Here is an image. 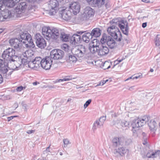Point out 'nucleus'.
I'll use <instances>...</instances> for the list:
<instances>
[{
	"instance_id": "obj_13",
	"label": "nucleus",
	"mask_w": 160,
	"mask_h": 160,
	"mask_svg": "<svg viewBox=\"0 0 160 160\" xmlns=\"http://www.w3.org/2000/svg\"><path fill=\"white\" fill-rule=\"evenodd\" d=\"M64 52L60 49H54L52 50L50 52V58L51 59H61L63 56Z\"/></svg>"
},
{
	"instance_id": "obj_14",
	"label": "nucleus",
	"mask_w": 160,
	"mask_h": 160,
	"mask_svg": "<svg viewBox=\"0 0 160 160\" xmlns=\"http://www.w3.org/2000/svg\"><path fill=\"white\" fill-rule=\"evenodd\" d=\"M36 43L38 47L42 49L46 46V42L42 37L38 33L36 34L35 36Z\"/></svg>"
},
{
	"instance_id": "obj_63",
	"label": "nucleus",
	"mask_w": 160,
	"mask_h": 160,
	"mask_svg": "<svg viewBox=\"0 0 160 160\" xmlns=\"http://www.w3.org/2000/svg\"><path fill=\"white\" fill-rule=\"evenodd\" d=\"M142 135L143 136V138H145V137H147L146 136V134L145 133V132H142Z\"/></svg>"
},
{
	"instance_id": "obj_57",
	"label": "nucleus",
	"mask_w": 160,
	"mask_h": 160,
	"mask_svg": "<svg viewBox=\"0 0 160 160\" xmlns=\"http://www.w3.org/2000/svg\"><path fill=\"white\" fill-rule=\"evenodd\" d=\"M123 60V59L119 60L118 59L116 61H115V63H116V64H118L119 63L121 62L122 60Z\"/></svg>"
},
{
	"instance_id": "obj_56",
	"label": "nucleus",
	"mask_w": 160,
	"mask_h": 160,
	"mask_svg": "<svg viewBox=\"0 0 160 160\" xmlns=\"http://www.w3.org/2000/svg\"><path fill=\"white\" fill-rule=\"evenodd\" d=\"M105 82L104 81V80L102 82H100L97 85V86H102L104 84Z\"/></svg>"
},
{
	"instance_id": "obj_44",
	"label": "nucleus",
	"mask_w": 160,
	"mask_h": 160,
	"mask_svg": "<svg viewBox=\"0 0 160 160\" xmlns=\"http://www.w3.org/2000/svg\"><path fill=\"white\" fill-rule=\"evenodd\" d=\"M106 119V118L105 117H101L98 120H97L98 122H99L100 124L102 126Z\"/></svg>"
},
{
	"instance_id": "obj_34",
	"label": "nucleus",
	"mask_w": 160,
	"mask_h": 160,
	"mask_svg": "<svg viewBox=\"0 0 160 160\" xmlns=\"http://www.w3.org/2000/svg\"><path fill=\"white\" fill-rule=\"evenodd\" d=\"M59 38L63 41L67 42L69 41V36L64 32H61Z\"/></svg>"
},
{
	"instance_id": "obj_9",
	"label": "nucleus",
	"mask_w": 160,
	"mask_h": 160,
	"mask_svg": "<svg viewBox=\"0 0 160 160\" xmlns=\"http://www.w3.org/2000/svg\"><path fill=\"white\" fill-rule=\"evenodd\" d=\"M101 42L102 43L106 42L109 48L111 49L113 48L116 45L115 41L111 37L108 36L105 34L103 35Z\"/></svg>"
},
{
	"instance_id": "obj_23",
	"label": "nucleus",
	"mask_w": 160,
	"mask_h": 160,
	"mask_svg": "<svg viewBox=\"0 0 160 160\" xmlns=\"http://www.w3.org/2000/svg\"><path fill=\"white\" fill-rule=\"evenodd\" d=\"M20 0H0V3L8 7L11 8L13 7Z\"/></svg>"
},
{
	"instance_id": "obj_33",
	"label": "nucleus",
	"mask_w": 160,
	"mask_h": 160,
	"mask_svg": "<svg viewBox=\"0 0 160 160\" xmlns=\"http://www.w3.org/2000/svg\"><path fill=\"white\" fill-rule=\"evenodd\" d=\"M101 31L98 28H95L93 29L90 34L92 36L95 37H99L101 35Z\"/></svg>"
},
{
	"instance_id": "obj_7",
	"label": "nucleus",
	"mask_w": 160,
	"mask_h": 160,
	"mask_svg": "<svg viewBox=\"0 0 160 160\" xmlns=\"http://www.w3.org/2000/svg\"><path fill=\"white\" fill-rule=\"evenodd\" d=\"M150 119V118L149 116H145L141 118H138L137 119L133 120L132 123V128H137L142 127L148 122Z\"/></svg>"
},
{
	"instance_id": "obj_20",
	"label": "nucleus",
	"mask_w": 160,
	"mask_h": 160,
	"mask_svg": "<svg viewBox=\"0 0 160 160\" xmlns=\"http://www.w3.org/2000/svg\"><path fill=\"white\" fill-rule=\"evenodd\" d=\"M70 10L74 15H76L79 13L80 9V6L78 2H72L69 5Z\"/></svg>"
},
{
	"instance_id": "obj_60",
	"label": "nucleus",
	"mask_w": 160,
	"mask_h": 160,
	"mask_svg": "<svg viewBox=\"0 0 160 160\" xmlns=\"http://www.w3.org/2000/svg\"><path fill=\"white\" fill-rule=\"evenodd\" d=\"M3 81V78L2 76L0 74V84Z\"/></svg>"
},
{
	"instance_id": "obj_42",
	"label": "nucleus",
	"mask_w": 160,
	"mask_h": 160,
	"mask_svg": "<svg viewBox=\"0 0 160 160\" xmlns=\"http://www.w3.org/2000/svg\"><path fill=\"white\" fill-rule=\"evenodd\" d=\"M105 0H96V4L98 7H100L105 3Z\"/></svg>"
},
{
	"instance_id": "obj_61",
	"label": "nucleus",
	"mask_w": 160,
	"mask_h": 160,
	"mask_svg": "<svg viewBox=\"0 0 160 160\" xmlns=\"http://www.w3.org/2000/svg\"><path fill=\"white\" fill-rule=\"evenodd\" d=\"M51 146V145L50 144L49 145V146L46 149V150L48 152H50V147Z\"/></svg>"
},
{
	"instance_id": "obj_24",
	"label": "nucleus",
	"mask_w": 160,
	"mask_h": 160,
	"mask_svg": "<svg viewBox=\"0 0 160 160\" xmlns=\"http://www.w3.org/2000/svg\"><path fill=\"white\" fill-rule=\"evenodd\" d=\"M92 45L90 48V50L92 53H95L98 51L100 45L102 44L99 43L97 39H94L92 42Z\"/></svg>"
},
{
	"instance_id": "obj_26",
	"label": "nucleus",
	"mask_w": 160,
	"mask_h": 160,
	"mask_svg": "<svg viewBox=\"0 0 160 160\" xmlns=\"http://www.w3.org/2000/svg\"><path fill=\"white\" fill-rule=\"evenodd\" d=\"M70 40V42L75 44L76 43L80 42L82 40V38L80 35L77 34H74L71 37Z\"/></svg>"
},
{
	"instance_id": "obj_29",
	"label": "nucleus",
	"mask_w": 160,
	"mask_h": 160,
	"mask_svg": "<svg viewBox=\"0 0 160 160\" xmlns=\"http://www.w3.org/2000/svg\"><path fill=\"white\" fill-rule=\"evenodd\" d=\"M148 125L151 131L154 132L157 128V123L154 120H151L148 123Z\"/></svg>"
},
{
	"instance_id": "obj_5",
	"label": "nucleus",
	"mask_w": 160,
	"mask_h": 160,
	"mask_svg": "<svg viewBox=\"0 0 160 160\" xmlns=\"http://www.w3.org/2000/svg\"><path fill=\"white\" fill-rule=\"evenodd\" d=\"M88 52V48L82 45H79L78 48H73L72 51V54L79 58L85 57Z\"/></svg>"
},
{
	"instance_id": "obj_36",
	"label": "nucleus",
	"mask_w": 160,
	"mask_h": 160,
	"mask_svg": "<svg viewBox=\"0 0 160 160\" xmlns=\"http://www.w3.org/2000/svg\"><path fill=\"white\" fill-rule=\"evenodd\" d=\"M132 131L133 133V135L135 137H138L142 133L141 131L138 128H132Z\"/></svg>"
},
{
	"instance_id": "obj_1",
	"label": "nucleus",
	"mask_w": 160,
	"mask_h": 160,
	"mask_svg": "<svg viewBox=\"0 0 160 160\" xmlns=\"http://www.w3.org/2000/svg\"><path fill=\"white\" fill-rule=\"evenodd\" d=\"M110 23L112 25L107 28V31L110 35L117 41H121L122 37L118 26L120 28L123 34L126 35H128L129 27L126 21L122 20L119 22L117 19H113L110 22Z\"/></svg>"
},
{
	"instance_id": "obj_39",
	"label": "nucleus",
	"mask_w": 160,
	"mask_h": 160,
	"mask_svg": "<svg viewBox=\"0 0 160 160\" xmlns=\"http://www.w3.org/2000/svg\"><path fill=\"white\" fill-rule=\"evenodd\" d=\"M92 148L89 144L85 145V150L87 153L89 154L92 150Z\"/></svg>"
},
{
	"instance_id": "obj_18",
	"label": "nucleus",
	"mask_w": 160,
	"mask_h": 160,
	"mask_svg": "<svg viewBox=\"0 0 160 160\" xmlns=\"http://www.w3.org/2000/svg\"><path fill=\"white\" fill-rule=\"evenodd\" d=\"M12 71L9 68L8 64L5 63L4 65L0 68V72L3 74L4 77H5L7 78H9L10 77Z\"/></svg>"
},
{
	"instance_id": "obj_25",
	"label": "nucleus",
	"mask_w": 160,
	"mask_h": 160,
	"mask_svg": "<svg viewBox=\"0 0 160 160\" xmlns=\"http://www.w3.org/2000/svg\"><path fill=\"white\" fill-rule=\"evenodd\" d=\"M71 11L67 9H64L60 12L59 16L63 19L68 21L71 19Z\"/></svg>"
},
{
	"instance_id": "obj_35",
	"label": "nucleus",
	"mask_w": 160,
	"mask_h": 160,
	"mask_svg": "<svg viewBox=\"0 0 160 160\" xmlns=\"http://www.w3.org/2000/svg\"><path fill=\"white\" fill-rule=\"evenodd\" d=\"M76 56L74 55H69L68 61V62H69L70 63L75 62L77 61V59L76 58Z\"/></svg>"
},
{
	"instance_id": "obj_2",
	"label": "nucleus",
	"mask_w": 160,
	"mask_h": 160,
	"mask_svg": "<svg viewBox=\"0 0 160 160\" xmlns=\"http://www.w3.org/2000/svg\"><path fill=\"white\" fill-rule=\"evenodd\" d=\"M61 31L55 28L44 27L42 28V34L47 39L52 38L56 40L59 38Z\"/></svg>"
},
{
	"instance_id": "obj_31",
	"label": "nucleus",
	"mask_w": 160,
	"mask_h": 160,
	"mask_svg": "<svg viewBox=\"0 0 160 160\" xmlns=\"http://www.w3.org/2000/svg\"><path fill=\"white\" fill-rule=\"evenodd\" d=\"M15 62L17 70L21 67L22 64H26L25 62H24L23 59L21 58L20 56L18 58V60L17 61L15 60Z\"/></svg>"
},
{
	"instance_id": "obj_51",
	"label": "nucleus",
	"mask_w": 160,
	"mask_h": 160,
	"mask_svg": "<svg viewBox=\"0 0 160 160\" xmlns=\"http://www.w3.org/2000/svg\"><path fill=\"white\" fill-rule=\"evenodd\" d=\"M5 63L2 60L0 59V68L4 65Z\"/></svg>"
},
{
	"instance_id": "obj_30",
	"label": "nucleus",
	"mask_w": 160,
	"mask_h": 160,
	"mask_svg": "<svg viewBox=\"0 0 160 160\" xmlns=\"http://www.w3.org/2000/svg\"><path fill=\"white\" fill-rule=\"evenodd\" d=\"M8 62V64L9 67V68L12 71L15 70H17L16 67L15 65V60L13 58L10 60L7 61Z\"/></svg>"
},
{
	"instance_id": "obj_47",
	"label": "nucleus",
	"mask_w": 160,
	"mask_h": 160,
	"mask_svg": "<svg viewBox=\"0 0 160 160\" xmlns=\"http://www.w3.org/2000/svg\"><path fill=\"white\" fill-rule=\"evenodd\" d=\"M91 101L92 100L91 99H89L87 101L84 105V108H86L90 104Z\"/></svg>"
},
{
	"instance_id": "obj_4",
	"label": "nucleus",
	"mask_w": 160,
	"mask_h": 160,
	"mask_svg": "<svg viewBox=\"0 0 160 160\" xmlns=\"http://www.w3.org/2000/svg\"><path fill=\"white\" fill-rule=\"evenodd\" d=\"M131 142V139H125L122 137L114 138L112 140V146L114 148H117L120 146L129 145Z\"/></svg>"
},
{
	"instance_id": "obj_45",
	"label": "nucleus",
	"mask_w": 160,
	"mask_h": 160,
	"mask_svg": "<svg viewBox=\"0 0 160 160\" xmlns=\"http://www.w3.org/2000/svg\"><path fill=\"white\" fill-rule=\"evenodd\" d=\"M106 119V118L105 117H101L98 120H97L98 122H99L100 124L102 126Z\"/></svg>"
},
{
	"instance_id": "obj_22",
	"label": "nucleus",
	"mask_w": 160,
	"mask_h": 160,
	"mask_svg": "<svg viewBox=\"0 0 160 160\" xmlns=\"http://www.w3.org/2000/svg\"><path fill=\"white\" fill-rule=\"evenodd\" d=\"M27 7V5L25 2L20 3L15 8L14 10V12L17 14H20L22 12H24Z\"/></svg>"
},
{
	"instance_id": "obj_12",
	"label": "nucleus",
	"mask_w": 160,
	"mask_h": 160,
	"mask_svg": "<svg viewBox=\"0 0 160 160\" xmlns=\"http://www.w3.org/2000/svg\"><path fill=\"white\" fill-rule=\"evenodd\" d=\"M15 50L12 48H8L5 50L2 54V58L6 61L10 60L15 56Z\"/></svg>"
},
{
	"instance_id": "obj_53",
	"label": "nucleus",
	"mask_w": 160,
	"mask_h": 160,
	"mask_svg": "<svg viewBox=\"0 0 160 160\" xmlns=\"http://www.w3.org/2000/svg\"><path fill=\"white\" fill-rule=\"evenodd\" d=\"M142 1L145 3H150L152 2V0H142Z\"/></svg>"
},
{
	"instance_id": "obj_50",
	"label": "nucleus",
	"mask_w": 160,
	"mask_h": 160,
	"mask_svg": "<svg viewBox=\"0 0 160 160\" xmlns=\"http://www.w3.org/2000/svg\"><path fill=\"white\" fill-rule=\"evenodd\" d=\"M147 137L144 138H143V142L142 143L144 145H145L147 143Z\"/></svg>"
},
{
	"instance_id": "obj_28",
	"label": "nucleus",
	"mask_w": 160,
	"mask_h": 160,
	"mask_svg": "<svg viewBox=\"0 0 160 160\" xmlns=\"http://www.w3.org/2000/svg\"><path fill=\"white\" fill-rule=\"evenodd\" d=\"M112 122L113 125H116L117 124H118H118L120 123L122 127L123 128H128L129 124L128 122L125 120L121 121L117 120L115 121H113Z\"/></svg>"
},
{
	"instance_id": "obj_55",
	"label": "nucleus",
	"mask_w": 160,
	"mask_h": 160,
	"mask_svg": "<svg viewBox=\"0 0 160 160\" xmlns=\"http://www.w3.org/2000/svg\"><path fill=\"white\" fill-rule=\"evenodd\" d=\"M64 81V78L62 79H57L56 81H55L54 82V83H56L57 82H62Z\"/></svg>"
},
{
	"instance_id": "obj_38",
	"label": "nucleus",
	"mask_w": 160,
	"mask_h": 160,
	"mask_svg": "<svg viewBox=\"0 0 160 160\" xmlns=\"http://www.w3.org/2000/svg\"><path fill=\"white\" fill-rule=\"evenodd\" d=\"M61 48L66 52H68L70 50L69 46L67 44H63L61 46Z\"/></svg>"
},
{
	"instance_id": "obj_58",
	"label": "nucleus",
	"mask_w": 160,
	"mask_h": 160,
	"mask_svg": "<svg viewBox=\"0 0 160 160\" xmlns=\"http://www.w3.org/2000/svg\"><path fill=\"white\" fill-rule=\"evenodd\" d=\"M16 117V116H11V117H8V121H10L13 118V117Z\"/></svg>"
},
{
	"instance_id": "obj_19",
	"label": "nucleus",
	"mask_w": 160,
	"mask_h": 160,
	"mask_svg": "<svg viewBox=\"0 0 160 160\" xmlns=\"http://www.w3.org/2000/svg\"><path fill=\"white\" fill-rule=\"evenodd\" d=\"M33 54V51L32 50L30 49L22 53L20 57L23 59L24 62H25L27 63L28 62H29L31 61V58H33L34 56Z\"/></svg>"
},
{
	"instance_id": "obj_54",
	"label": "nucleus",
	"mask_w": 160,
	"mask_h": 160,
	"mask_svg": "<svg viewBox=\"0 0 160 160\" xmlns=\"http://www.w3.org/2000/svg\"><path fill=\"white\" fill-rule=\"evenodd\" d=\"M35 132V130H28V131L27 132V133L28 134H31L32 133H33Z\"/></svg>"
},
{
	"instance_id": "obj_52",
	"label": "nucleus",
	"mask_w": 160,
	"mask_h": 160,
	"mask_svg": "<svg viewBox=\"0 0 160 160\" xmlns=\"http://www.w3.org/2000/svg\"><path fill=\"white\" fill-rule=\"evenodd\" d=\"M23 87L22 86L18 87L16 88V90L18 91H21L23 89Z\"/></svg>"
},
{
	"instance_id": "obj_17",
	"label": "nucleus",
	"mask_w": 160,
	"mask_h": 160,
	"mask_svg": "<svg viewBox=\"0 0 160 160\" xmlns=\"http://www.w3.org/2000/svg\"><path fill=\"white\" fill-rule=\"evenodd\" d=\"M128 149L125 146H120L113 151V153L116 157L122 156L128 152Z\"/></svg>"
},
{
	"instance_id": "obj_64",
	"label": "nucleus",
	"mask_w": 160,
	"mask_h": 160,
	"mask_svg": "<svg viewBox=\"0 0 160 160\" xmlns=\"http://www.w3.org/2000/svg\"><path fill=\"white\" fill-rule=\"evenodd\" d=\"M134 76H135V75H133L131 77H130L129 78H127V79L126 80V81H128V80H129V79H133V77H134Z\"/></svg>"
},
{
	"instance_id": "obj_8",
	"label": "nucleus",
	"mask_w": 160,
	"mask_h": 160,
	"mask_svg": "<svg viewBox=\"0 0 160 160\" xmlns=\"http://www.w3.org/2000/svg\"><path fill=\"white\" fill-rule=\"evenodd\" d=\"M59 3L57 0H50L48 4L49 10V14L50 15H53L58 10Z\"/></svg>"
},
{
	"instance_id": "obj_6",
	"label": "nucleus",
	"mask_w": 160,
	"mask_h": 160,
	"mask_svg": "<svg viewBox=\"0 0 160 160\" xmlns=\"http://www.w3.org/2000/svg\"><path fill=\"white\" fill-rule=\"evenodd\" d=\"M9 43L11 46L13 47L17 52H21L23 50L22 41L17 38H13L9 40Z\"/></svg>"
},
{
	"instance_id": "obj_48",
	"label": "nucleus",
	"mask_w": 160,
	"mask_h": 160,
	"mask_svg": "<svg viewBox=\"0 0 160 160\" xmlns=\"http://www.w3.org/2000/svg\"><path fill=\"white\" fill-rule=\"evenodd\" d=\"M72 78L70 76H66L64 78V81H67L71 80Z\"/></svg>"
},
{
	"instance_id": "obj_62",
	"label": "nucleus",
	"mask_w": 160,
	"mask_h": 160,
	"mask_svg": "<svg viewBox=\"0 0 160 160\" xmlns=\"http://www.w3.org/2000/svg\"><path fill=\"white\" fill-rule=\"evenodd\" d=\"M60 2L62 4H64L66 2V0H59Z\"/></svg>"
},
{
	"instance_id": "obj_32",
	"label": "nucleus",
	"mask_w": 160,
	"mask_h": 160,
	"mask_svg": "<svg viewBox=\"0 0 160 160\" xmlns=\"http://www.w3.org/2000/svg\"><path fill=\"white\" fill-rule=\"evenodd\" d=\"M92 36L89 32L86 33L84 34L82 36V40L86 43L89 42L90 40L92 38Z\"/></svg>"
},
{
	"instance_id": "obj_10",
	"label": "nucleus",
	"mask_w": 160,
	"mask_h": 160,
	"mask_svg": "<svg viewBox=\"0 0 160 160\" xmlns=\"http://www.w3.org/2000/svg\"><path fill=\"white\" fill-rule=\"evenodd\" d=\"M42 59L40 57H36L33 60L30 61L28 63V67L34 70H37L40 68Z\"/></svg>"
},
{
	"instance_id": "obj_27",
	"label": "nucleus",
	"mask_w": 160,
	"mask_h": 160,
	"mask_svg": "<svg viewBox=\"0 0 160 160\" xmlns=\"http://www.w3.org/2000/svg\"><path fill=\"white\" fill-rule=\"evenodd\" d=\"M159 157L160 158V150H158L155 152L152 151H149L146 155V157L148 158H155Z\"/></svg>"
},
{
	"instance_id": "obj_21",
	"label": "nucleus",
	"mask_w": 160,
	"mask_h": 160,
	"mask_svg": "<svg viewBox=\"0 0 160 160\" xmlns=\"http://www.w3.org/2000/svg\"><path fill=\"white\" fill-rule=\"evenodd\" d=\"M98 54L100 56H103L107 54L109 52V49L106 46L104 43H102L100 45L98 51Z\"/></svg>"
},
{
	"instance_id": "obj_40",
	"label": "nucleus",
	"mask_w": 160,
	"mask_h": 160,
	"mask_svg": "<svg viewBox=\"0 0 160 160\" xmlns=\"http://www.w3.org/2000/svg\"><path fill=\"white\" fill-rule=\"evenodd\" d=\"M155 44L156 46H158L160 45V35H158L155 39Z\"/></svg>"
},
{
	"instance_id": "obj_59",
	"label": "nucleus",
	"mask_w": 160,
	"mask_h": 160,
	"mask_svg": "<svg viewBox=\"0 0 160 160\" xmlns=\"http://www.w3.org/2000/svg\"><path fill=\"white\" fill-rule=\"evenodd\" d=\"M147 22H144L142 24V27L143 28H145L147 26Z\"/></svg>"
},
{
	"instance_id": "obj_46",
	"label": "nucleus",
	"mask_w": 160,
	"mask_h": 160,
	"mask_svg": "<svg viewBox=\"0 0 160 160\" xmlns=\"http://www.w3.org/2000/svg\"><path fill=\"white\" fill-rule=\"evenodd\" d=\"M63 142L64 144V148H66L67 147V146L70 144L71 142H70L68 139L66 138L64 139L63 140Z\"/></svg>"
},
{
	"instance_id": "obj_15",
	"label": "nucleus",
	"mask_w": 160,
	"mask_h": 160,
	"mask_svg": "<svg viewBox=\"0 0 160 160\" xmlns=\"http://www.w3.org/2000/svg\"><path fill=\"white\" fill-rule=\"evenodd\" d=\"M12 16L11 11L5 7L2 9L0 13V21H3L7 19L10 18Z\"/></svg>"
},
{
	"instance_id": "obj_37",
	"label": "nucleus",
	"mask_w": 160,
	"mask_h": 160,
	"mask_svg": "<svg viewBox=\"0 0 160 160\" xmlns=\"http://www.w3.org/2000/svg\"><path fill=\"white\" fill-rule=\"evenodd\" d=\"M111 63L107 61L103 63L102 68L104 70H106V69H108L110 68L111 67Z\"/></svg>"
},
{
	"instance_id": "obj_3",
	"label": "nucleus",
	"mask_w": 160,
	"mask_h": 160,
	"mask_svg": "<svg viewBox=\"0 0 160 160\" xmlns=\"http://www.w3.org/2000/svg\"><path fill=\"white\" fill-rule=\"evenodd\" d=\"M20 37L23 43L25 44L26 47L32 48L34 47L31 36L27 32H21L20 33Z\"/></svg>"
},
{
	"instance_id": "obj_16",
	"label": "nucleus",
	"mask_w": 160,
	"mask_h": 160,
	"mask_svg": "<svg viewBox=\"0 0 160 160\" xmlns=\"http://www.w3.org/2000/svg\"><path fill=\"white\" fill-rule=\"evenodd\" d=\"M52 62V60L51 58L49 57H46L42 59L41 66L46 70H49L51 67Z\"/></svg>"
},
{
	"instance_id": "obj_41",
	"label": "nucleus",
	"mask_w": 160,
	"mask_h": 160,
	"mask_svg": "<svg viewBox=\"0 0 160 160\" xmlns=\"http://www.w3.org/2000/svg\"><path fill=\"white\" fill-rule=\"evenodd\" d=\"M102 126L100 124L98 120L96 121L94 123L93 129V130H96L98 128H100Z\"/></svg>"
},
{
	"instance_id": "obj_11",
	"label": "nucleus",
	"mask_w": 160,
	"mask_h": 160,
	"mask_svg": "<svg viewBox=\"0 0 160 160\" xmlns=\"http://www.w3.org/2000/svg\"><path fill=\"white\" fill-rule=\"evenodd\" d=\"M94 10L90 7H87L84 8L82 15L83 20H87L92 18L94 14Z\"/></svg>"
},
{
	"instance_id": "obj_43",
	"label": "nucleus",
	"mask_w": 160,
	"mask_h": 160,
	"mask_svg": "<svg viewBox=\"0 0 160 160\" xmlns=\"http://www.w3.org/2000/svg\"><path fill=\"white\" fill-rule=\"evenodd\" d=\"M106 119V118L105 117H101L98 120H97L98 122H99L100 124L102 126Z\"/></svg>"
},
{
	"instance_id": "obj_49",
	"label": "nucleus",
	"mask_w": 160,
	"mask_h": 160,
	"mask_svg": "<svg viewBox=\"0 0 160 160\" xmlns=\"http://www.w3.org/2000/svg\"><path fill=\"white\" fill-rule=\"evenodd\" d=\"M142 77V75L141 73L139 74V75L138 76H135L133 78V79H137L138 78H141Z\"/></svg>"
}]
</instances>
